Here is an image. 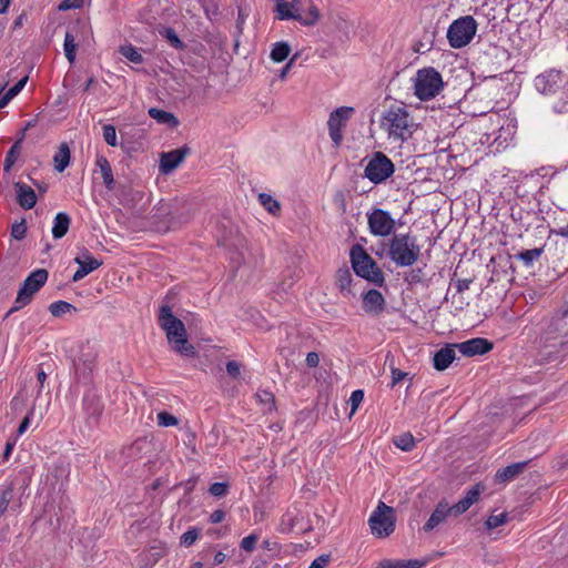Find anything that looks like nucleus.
Returning <instances> with one entry per match:
<instances>
[{"label": "nucleus", "mask_w": 568, "mask_h": 568, "mask_svg": "<svg viewBox=\"0 0 568 568\" xmlns=\"http://www.w3.org/2000/svg\"><path fill=\"white\" fill-rule=\"evenodd\" d=\"M352 273L348 268H339L336 273V284L342 292H351Z\"/></svg>", "instance_id": "2f4dec72"}, {"label": "nucleus", "mask_w": 568, "mask_h": 568, "mask_svg": "<svg viewBox=\"0 0 568 568\" xmlns=\"http://www.w3.org/2000/svg\"><path fill=\"white\" fill-rule=\"evenodd\" d=\"M225 559H226V555L222 551H217L214 555V565H221L224 562Z\"/></svg>", "instance_id": "338daca9"}, {"label": "nucleus", "mask_w": 568, "mask_h": 568, "mask_svg": "<svg viewBox=\"0 0 568 568\" xmlns=\"http://www.w3.org/2000/svg\"><path fill=\"white\" fill-rule=\"evenodd\" d=\"M83 409L88 419L97 423L103 412V404L95 394H85L83 397Z\"/></svg>", "instance_id": "412c9836"}, {"label": "nucleus", "mask_w": 568, "mask_h": 568, "mask_svg": "<svg viewBox=\"0 0 568 568\" xmlns=\"http://www.w3.org/2000/svg\"><path fill=\"white\" fill-rule=\"evenodd\" d=\"M14 189L17 193V201L24 210H31L37 203L36 192L31 186L22 182H16Z\"/></svg>", "instance_id": "aec40b11"}, {"label": "nucleus", "mask_w": 568, "mask_h": 568, "mask_svg": "<svg viewBox=\"0 0 568 568\" xmlns=\"http://www.w3.org/2000/svg\"><path fill=\"white\" fill-rule=\"evenodd\" d=\"M13 497V489L12 487H7L3 489L0 494V516H2L12 500Z\"/></svg>", "instance_id": "79ce46f5"}, {"label": "nucleus", "mask_w": 568, "mask_h": 568, "mask_svg": "<svg viewBox=\"0 0 568 568\" xmlns=\"http://www.w3.org/2000/svg\"><path fill=\"white\" fill-rule=\"evenodd\" d=\"M455 346L464 356L468 357L486 354L493 348V344L488 339L481 337H475L466 342L455 344Z\"/></svg>", "instance_id": "f3484780"}, {"label": "nucleus", "mask_w": 568, "mask_h": 568, "mask_svg": "<svg viewBox=\"0 0 568 568\" xmlns=\"http://www.w3.org/2000/svg\"><path fill=\"white\" fill-rule=\"evenodd\" d=\"M199 538V530L195 528L189 529L181 536V544L189 547L193 545Z\"/></svg>", "instance_id": "49530a36"}, {"label": "nucleus", "mask_w": 568, "mask_h": 568, "mask_svg": "<svg viewBox=\"0 0 568 568\" xmlns=\"http://www.w3.org/2000/svg\"><path fill=\"white\" fill-rule=\"evenodd\" d=\"M293 62H294V59H291V60L285 64V67H284V68H282V70L280 71V74H278V78H280L281 80H284V79L286 78V75H287V73H288V70L291 69V67H292Z\"/></svg>", "instance_id": "0e129e2a"}, {"label": "nucleus", "mask_w": 568, "mask_h": 568, "mask_svg": "<svg viewBox=\"0 0 568 568\" xmlns=\"http://www.w3.org/2000/svg\"><path fill=\"white\" fill-rule=\"evenodd\" d=\"M26 233H27V226H26V222L24 221H21L19 223H14L12 225V227H11V235L16 240H22L26 236Z\"/></svg>", "instance_id": "de8ad7c7"}, {"label": "nucleus", "mask_w": 568, "mask_h": 568, "mask_svg": "<svg viewBox=\"0 0 568 568\" xmlns=\"http://www.w3.org/2000/svg\"><path fill=\"white\" fill-rule=\"evenodd\" d=\"M484 486L481 484H476L470 489H468L465 496L455 505L453 508L455 510V517L463 515L466 513L475 503L479 500L481 493L484 491Z\"/></svg>", "instance_id": "a211bd4d"}, {"label": "nucleus", "mask_w": 568, "mask_h": 568, "mask_svg": "<svg viewBox=\"0 0 568 568\" xmlns=\"http://www.w3.org/2000/svg\"><path fill=\"white\" fill-rule=\"evenodd\" d=\"M47 280L48 271L44 268H38L30 273L18 291L14 304L7 315H10L30 304L34 294L40 291Z\"/></svg>", "instance_id": "423d86ee"}, {"label": "nucleus", "mask_w": 568, "mask_h": 568, "mask_svg": "<svg viewBox=\"0 0 568 568\" xmlns=\"http://www.w3.org/2000/svg\"><path fill=\"white\" fill-rule=\"evenodd\" d=\"M70 149L67 143H61L59 150L53 156L54 169L58 172H63L70 163Z\"/></svg>", "instance_id": "bb28decb"}, {"label": "nucleus", "mask_w": 568, "mask_h": 568, "mask_svg": "<svg viewBox=\"0 0 568 568\" xmlns=\"http://www.w3.org/2000/svg\"><path fill=\"white\" fill-rule=\"evenodd\" d=\"M381 129L389 141L403 143L413 136L416 124L405 106L392 105L382 115Z\"/></svg>", "instance_id": "7ed1b4c3"}, {"label": "nucleus", "mask_w": 568, "mask_h": 568, "mask_svg": "<svg viewBox=\"0 0 568 568\" xmlns=\"http://www.w3.org/2000/svg\"><path fill=\"white\" fill-rule=\"evenodd\" d=\"M74 262L79 265L78 270L72 276L73 282H79L88 274L99 268L102 265V260H98L91 255L88 250H83L75 258Z\"/></svg>", "instance_id": "2eb2a0df"}, {"label": "nucleus", "mask_w": 568, "mask_h": 568, "mask_svg": "<svg viewBox=\"0 0 568 568\" xmlns=\"http://www.w3.org/2000/svg\"><path fill=\"white\" fill-rule=\"evenodd\" d=\"M366 216L372 235L387 237L394 234L396 223L389 212L382 209H373L371 212H367Z\"/></svg>", "instance_id": "1a4fd4ad"}, {"label": "nucleus", "mask_w": 568, "mask_h": 568, "mask_svg": "<svg viewBox=\"0 0 568 568\" xmlns=\"http://www.w3.org/2000/svg\"><path fill=\"white\" fill-rule=\"evenodd\" d=\"M507 520H508V515L505 511L500 513L498 515H490L485 521V527L487 530H493V529L506 524Z\"/></svg>", "instance_id": "ea45409f"}, {"label": "nucleus", "mask_w": 568, "mask_h": 568, "mask_svg": "<svg viewBox=\"0 0 568 568\" xmlns=\"http://www.w3.org/2000/svg\"><path fill=\"white\" fill-rule=\"evenodd\" d=\"M455 344L447 345L437 351L433 358L434 367L437 371H445L455 359Z\"/></svg>", "instance_id": "4be33fe9"}, {"label": "nucleus", "mask_w": 568, "mask_h": 568, "mask_svg": "<svg viewBox=\"0 0 568 568\" xmlns=\"http://www.w3.org/2000/svg\"><path fill=\"white\" fill-rule=\"evenodd\" d=\"M349 257L352 267L357 276H361L376 285H382L384 283V273L362 245H353L349 252Z\"/></svg>", "instance_id": "20e7f679"}, {"label": "nucleus", "mask_w": 568, "mask_h": 568, "mask_svg": "<svg viewBox=\"0 0 568 568\" xmlns=\"http://www.w3.org/2000/svg\"><path fill=\"white\" fill-rule=\"evenodd\" d=\"M378 568H403L402 560L384 559L378 564Z\"/></svg>", "instance_id": "4d7b16f0"}, {"label": "nucleus", "mask_w": 568, "mask_h": 568, "mask_svg": "<svg viewBox=\"0 0 568 568\" xmlns=\"http://www.w3.org/2000/svg\"><path fill=\"white\" fill-rule=\"evenodd\" d=\"M98 352L90 343L80 346L79 355L74 359V367L78 374L87 376L92 373L95 367Z\"/></svg>", "instance_id": "f8f14e48"}, {"label": "nucleus", "mask_w": 568, "mask_h": 568, "mask_svg": "<svg viewBox=\"0 0 568 568\" xmlns=\"http://www.w3.org/2000/svg\"><path fill=\"white\" fill-rule=\"evenodd\" d=\"M354 113L352 106H341L334 110L328 118L327 126L331 140L335 148H338L343 141V129Z\"/></svg>", "instance_id": "9b49d317"}, {"label": "nucleus", "mask_w": 568, "mask_h": 568, "mask_svg": "<svg viewBox=\"0 0 568 568\" xmlns=\"http://www.w3.org/2000/svg\"><path fill=\"white\" fill-rule=\"evenodd\" d=\"M11 99L12 98L10 95H8V92H6V93L0 92V109L4 108Z\"/></svg>", "instance_id": "774afa93"}, {"label": "nucleus", "mask_w": 568, "mask_h": 568, "mask_svg": "<svg viewBox=\"0 0 568 568\" xmlns=\"http://www.w3.org/2000/svg\"><path fill=\"white\" fill-rule=\"evenodd\" d=\"M470 284H471V280L460 278V280L456 281L455 287L458 293H462L464 291H467L469 288Z\"/></svg>", "instance_id": "13d9d810"}, {"label": "nucleus", "mask_w": 568, "mask_h": 568, "mask_svg": "<svg viewBox=\"0 0 568 568\" xmlns=\"http://www.w3.org/2000/svg\"><path fill=\"white\" fill-rule=\"evenodd\" d=\"M257 399L266 407V409L272 410L274 408V395L267 390H260L256 394Z\"/></svg>", "instance_id": "c03bdc74"}, {"label": "nucleus", "mask_w": 568, "mask_h": 568, "mask_svg": "<svg viewBox=\"0 0 568 568\" xmlns=\"http://www.w3.org/2000/svg\"><path fill=\"white\" fill-rule=\"evenodd\" d=\"M527 466V462L515 463L508 465L499 470H497L495 475V480L497 483H507L515 479L518 475H520Z\"/></svg>", "instance_id": "b1692460"}, {"label": "nucleus", "mask_w": 568, "mask_h": 568, "mask_svg": "<svg viewBox=\"0 0 568 568\" xmlns=\"http://www.w3.org/2000/svg\"><path fill=\"white\" fill-rule=\"evenodd\" d=\"M403 568H422L424 564L419 560L412 559V560H402Z\"/></svg>", "instance_id": "680f3d73"}, {"label": "nucleus", "mask_w": 568, "mask_h": 568, "mask_svg": "<svg viewBox=\"0 0 568 568\" xmlns=\"http://www.w3.org/2000/svg\"><path fill=\"white\" fill-rule=\"evenodd\" d=\"M329 562V555H321L312 561L308 568H325Z\"/></svg>", "instance_id": "5fc2aeb1"}, {"label": "nucleus", "mask_w": 568, "mask_h": 568, "mask_svg": "<svg viewBox=\"0 0 568 568\" xmlns=\"http://www.w3.org/2000/svg\"><path fill=\"white\" fill-rule=\"evenodd\" d=\"M159 324L165 332L172 349L185 357L196 355L195 347L187 342L185 326L181 320L173 315L169 305H162L159 311Z\"/></svg>", "instance_id": "f03ea898"}, {"label": "nucleus", "mask_w": 568, "mask_h": 568, "mask_svg": "<svg viewBox=\"0 0 568 568\" xmlns=\"http://www.w3.org/2000/svg\"><path fill=\"white\" fill-rule=\"evenodd\" d=\"M320 363L318 354L311 352L306 355V364L308 367H316Z\"/></svg>", "instance_id": "052dcab7"}, {"label": "nucleus", "mask_w": 568, "mask_h": 568, "mask_svg": "<svg viewBox=\"0 0 568 568\" xmlns=\"http://www.w3.org/2000/svg\"><path fill=\"white\" fill-rule=\"evenodd\" d=\"M29 425H30V417L26 416L19 425L18 434L22 435L28 429Z\"/></svg>", "instance_id": "e2e57ef3"}, {"label": "nucleus", "mask_w": 568, "mask_h": 568, "mask_svg": "<svg viewBox=\"0 0 568 568\" xmlns=\"http://www.w3.org/2000/svg\"><path fill=\"white\" fill-rule=\"evenodd\" d=\"M373 252L377 257L388 258L398 267H409L418 261L420 246L414 235L398 233L381 242Z\"/></svg>", "instance_id": "f257e3e1"}, {"label": "nucleus", "mask_w": 568, "mask_h": 568, "mask_svg": "<svg viewBox=\"0 0 568 568\" xmlns=\"http://www.w3.org/2000/svg\"><path fill=\"white\" fill-rule=\"evenodd\" d=\"M225 518V513L222 509L214 510L210 516L211 524H219Z\"/></svg>", "instance_id": "bf43d9fd"}, {"label": "nucleus", "mask_w": 568, "mask_h": 568, "mask_svg": "<svg viewBox=\"0 0 568 568\" xmlns=\"http://www.w3.org/2000/svg\"><path fill=\"white\" fill-rule=\"evenodd\" d=\"M70 223H71V219L67 213H64V212L58 213L53 221L52 236L54 239L63 237L69 231Z\"/></svg>", "instance_id": "393cba45"}, {"label": "nucleus", "mask_w": 568, "mask_h": 568, "mask_svg": "<svg viewBox=\"0 0 568 568\" xmlns=\"http://www.w3.org/2000/svg\"><path fill=\"white\" fill-rule=\"evenodd\" d=\"M544 253V247H536L518 253L517 257L524 262L526 266H530L534 261L538 260Z\"/></svg>", "instance_id": "58836bf2"}, {"label": "nucleus", "mask_w": 568, "mask_h": 568, "mask_svg": "<svg viewBox=\"0 0 568 568\" xmlns=\"http://www.w3.org/2000/svg\"><path fill=\"white\" fill-rule=\"evenodd\" d=\"M275 3L276 18L278 20H296L300 19V14L296 13L295 2L300 0H293L287 2L285 0H273Z\"/></svg>", "instance_id": "5701e85b"}, {"label": "nucleus", "mask_w": 568, "mask_h": 568, "mask_svg": "<svg viewBox=\"0 0 568 568\" xmlns=\"http://www.w3.org/2000/svg\"><path fill=\"white\" fill-rule=\"evenodd\" d=\"M551 232L555 233L556 235L568 239V224L559 227L558 230H552Z\"/></svg>", "instance_id": "69168bd1"}, {"label": "nucleus", "mask_w": 568, "mask_h": 568, "mask_svg": "<svg viewBox=\"0 0 568 568\" xmlns=\"http://www.w3.org/2000/svg\"><path fill=\"white\" fill-rule=\"evenodd\" d=\"M363 399H364V392L362 389H356L351 394L349 403L352 406V413H354L358 408V406L361 405Z\"/></svg>", "instance_id": "8fccbe9b"}, {"label": "nucleus", "mask_w": 568, "mask_h": 568, "mask_svg": "<svg viewBox=\"0 0 568 568\" xmlns=\"http://www.w3.org/2000/svg\"><path fill=\"white\" fill-rule=\"evenodd\" d=\"M477 22L471 16L456 19L447 30L449 45L455 49L466 47L475 37Z\"/></svg>", "instance_id": "0eeeda50"}, {"label": "nucleus", "mask_w": 568, "mask_h": 568, "mask_svg": "<svg viewBox=\"0 0 568 568\" xmlns=\"http://www.w3.org/2000/svg\"><path fill=\"white\" fill-rule=\"evenodd\" d=\"M444 88L440 73L434 68H424L416 72L414 78V94L420 101L435 98Z\"/></svg>", "instance_id": "39448f33"}, {"label": "nucleus", "mask_w": 568, "mask_h": 568, "mask_svg": "<svg viewBox=\"0 0 568 568\" xmlns=\"http://www.w3.org/2000/svg\"><path fill=\"white\" fill-rule=\"evenodd\" d=\"M393 173V162L382 152L374 153L365 168V176L375 184L384 182Z\"/></svg>", "instance_id": "9d476101"}, {"label": "nucleus", "mask_w": 568, "mask_h": 568, "mask_svg": "<svg viewBox=\"0 0 568 568\" xmlns=\"http://www.w3.org/2000/svg\"><path fill=\"white\" fill-rule=\"evenodd\" d=\"M63 49L68 61L73 63L75 60L77 43L74 41V37L70 32H67L64 36Z\"/></svg>", "instance_id": "4c0bfd02"}, {"label": "nucleus", "mask_w": 568, "mask_h": 568, "mask_svg": "<svg viewBox=\"0 0 568 568\" xmlns=\"http://www.w3.org/2000/svg\"><path fill=\"white\" fill-rule=\"evenodd\" d=\"M24 135H22L7 152L3 163V170L9 172L18 158L20 156V144L23 140Z\"/></svg>", "instance_id": "c85d7f7f"}, {"label": "nucleus", "mask_w": 568, "mask_h": 568, "mask_svg": "<svg viewBox=\"0 0 568 568\" xmlns=\"http://www.w3.org/2000/svg\"><path fill=\"white\" fill-rule=\"evenodd\" d=\"M395 521L394 509L385 503L379 501L369 516L368 525L375 537L385 538L394 532Z\"/></svg>", "instance_id": "6e6552de"}, {"label": "nucleus", "mask_w": 568, "mask_h": 568, "mask_svg": "<svg viewBox=\"0 0 568 568\" xmlns=\"http://www.w3.org/2000/svg\"><path fill=\"white\" fill-rule=\"evenodd\" d=\"M103 139L111 146H115L118 144L116 131L112 124L103 125Z\"/></svg>", "instance_id": "37998d69"}, {"label": "nucleus", "mask_w": 568, "mask_h": 568, "mask_svg": "<svg viewBox=\"0 0 568 568\" xmlns=\"http://www.w3.org/2000/svg\"><path fill=\"white\" fill-rule=\"evenodd\" d=\"M28 81V77H23L20 79L13 87H11L7 92L12 99L21 92Z\"/></svg>", "instance_id": "603ef678"}, {"label": "nucleus", "mask_w": 568, "mask_h": 568, "mask_svg": "<svg viewBox=\"0 0 568 568\" xmlns=\"http://www.w3.org/2000/svg\"><path fill=\"white\" fill-rule=\"evenodd\" d=\"M191 153L187 145L161 154L159 170L162 174H169L174 171Z\"/></svg>", "instance_id": "4468645a"}, {"label": "nucleus", "mask_w": 568, "mask_h": 568, "mask_svg": "<svg viewBox=\"0 0 568 568\" xmlns=\"http://www.w3.org/2000/svg\"><path fill=\"white\" fill-rule=\"evenodd\" d=\"M363 308L372 315H379L385 308V300L377 290H369L363 297Z\"/></svg>", "instance_id": "6ab92c4d"}, {"label": "nucleus", "mask_w": 568, "mask_h": 568, "mask_svg": "<svg viewBox=\"0 0 568 568\" xmlns=\"http://www.w3.org/2000/svg\"><path fill=\"white\" fill-rule=\"evenodd\" d=\"M156 422L158 425L162 427H171L179 424V419L165 410L158 413Z\"/></svg>", "instance_id": "a19ab883"}, {"label": "nucleus", "mask_w": 568, "mask_h": 568, "mask_svg": "<svg viewBox=\"0 0 568 568\" xmlns=\"http://www.w3.org/2000/svg\"><path fill=\"white\" fill-rule=\"evenodd\" d=\"M564 75L560 71L550 70L535 78V87L542 94H554L562 85Z\"/></svg>", "instance_id": "ddd939ff"}, {"label": "nucleus", "mask_w": 568, "mask_h": 568, "mask_svg": "<svg viewBox=\"0 0 568 568\" xmlns=\"http://www.w3.org/2000/svg\"><path fill=\"white\" fill-rule=\"evenodd\" d=\"M97 166L100 170L103 183L108 190H113L114 187V179H113V172L111 169V165L106 158L100 155L97 158L95 161Z\"/></svg>", "instance_id": "a878e982"}, {"label": "nucleus", "mask_w": 568, "mask_h": 568, "mask_svg": "<svg viewBox=\"0 0 568 568\" xmlns=\"http://www.w3.org/2000/svg\"><path fill=\"white\" fill-rule=\"evenodd\" d=\"M160 34L165 38L168 40V42L171 44V47H173L174 49H178V50H183L185 48V44L183 43V41L179 38V36L176 34V32L174 31L173 28H163L161 31H160Z\"/></svg>", "instance_id": "c9c22d12"}, {"label": "nucleus", "mask_w": 568, "mask_h": 568, "mask_svg": "<svg viewBox=\"0 0 568 568\" xmlns=\"http://www.w3.org/2000/svg\"><path fill=\"white\" fill-rule=\"evenodd\" d=\"M49 311L52 316L54 317H61L67 313H70L72 311H77V308L65 301H57L50 304Z\"/></svg>", "instance_id": "473e14b6"}, {"label": "nucleus", "mask_w": 568, "mask_h": 568, "mask_svg": "<svg viewBox=\"0 0 568 568\" xmlns=\"http://www.w3.org/2000/svg\"><path fill=\"white\" fill-rule=\"evenodd\" d=\"M119 51L125 59L135 64H140L143 62L142 54L132 44L121 45Z\"/></svg>", "instance_id": "e433bc0d"}, {"label": "nucleus", "mask_w": 568, "mask_h": 568, "mask_svg": "<svg viewBox=\"0 0 568 568\" xmlns=\"http://www.w3.org/2000/svg\"><path fill=\"white\" fill-rule=\"evenodd\" d=\"M226 372L233 378H237L241 374V365L235 361H230L226 363Z\"/></svg>", "instance_id": "864d4df0"}, {"label": "nucleus", "mask_w": 568, "mask_h": 568, "mask_svg": "<svg viewBox=\"0 0 568 568\" xmlns=\"http://www.w3.org/2000/svg\"><path fill=\"white\" fill-rule=\"evenodd\" d=\"M148 113L158 123L168 124L170 126H176L179 124V120L171 112H168V111H164V110H161L158 108H150Z\"/></svg>", "instance_id": "cd10ccee"}, {"label": "nucleus", "mask_w": 568, "mask_h": 568, "mask_svg": "<svg viewBox=\"0 0 568 568\" xmlns=\"http://www.w3.org/2000/svg\"><path fill=\"white\" fill-rule=\"evenodd\" d=\"M290 52H291V47L288 45V43L281 41V42H276L273 45L270 57L274 62H282L285 59H287V57L290 55Z\"/></svg>", "instance_id": "c756f323"}, {"label": "nucleus", "mask_w": 568, "mask_h": 568, "mask_svg": "<svg viewBox=\"0 0 568 568\" xmlns=\"http://www.w3.org/2000/svg\"><path fill=\"white\" fill-rule=\"evenodd\" d=\"M393 442L403 452H410L415 447V438L410 433H404L395 437Z\"/></svg>", "instance_id": "f704fd0d"}, {"label": "nucleus", "mask_w": 568, "mask_h": 568, "mask_svg": "<svg viewBox=\"0 0 568 568\" xmlns=\"http://www.w3.org/2000/svg\"><path fill=\"white\" fill-rule=\"evenodd\" d=\"M449 516H455V510L446 500L439 501L434 511L432 513L428 520L424 524L423 529L425 531H432L439 525L446 521Z\"/></svg>", "instance_id": "dca6fc26"}, {"label": "nucleus", "mask_w": 568, "mask_h": 568, "mask_svg": "<svg viewBox=\"0 0 568 568\" xmlns=\"http://www.w3.org/2000/svg\"><path fill=\"white\" fill-rule=\"evenodd\" d=\"M261 205L271 214L276 215L281 211V204L272 195L267 193H261L258 195Z\"/></svg>", "instance_id": "7c9ffc66"}, {"label": "nucleus", "mask_w": 568, "mask_h": 568, "mask_svg": "<svg viewBox=\"0 0 568 568\" xmlns=\"http://www.w3.org/2000/svg\"><path fill=\"white\" fill-rule=\"evenodd\" d=\"M320 18H321L320 10L317 9V7L315 4L311 3V6L307 9L306 14L305 16L300 14V19H297V21L303 26L311 27V26L316 24L317 21L320 20Z\"/></svg>", "instance_id": "72a5a7b5"}, {"label": "nucleus", "mask_w": 568, "mask_h": 568, "mask_svg": "<svg viewBox=\"0 0 568 568\" xmlns=\"http://www.w3.org/2000/svg\"><path fill=\"white\" fill-rule=\"evenodd\" d=\"M227 484L214 483L210 486L209 491L212 496L222 497L227 493Z\"/></svg>", "instance_id": "09e8293b"}, {"label": "nucleus", "mask_w": 568, "mask_h": 568, "mask_svg": "<svg viewBox=\"0 0 568 568\" xmlns=\"http://www.w3.org/2000/svg\"><path fill=\"white\" fill-rule=\"evenodd\" d=\"M257 540L258 536L256 534H251L242 539L241 548L247 552H251L255 549Z\"/></svg>", "instance_id": "a18cd8bd"}, {"label": "nucleus", "mask_w": 568, "mask_h": 568, "mask_svg": "<svg viewBox=\"0 0 568 568\" xmlns=\"http://www.w3.org/2000/svg\"><path fill=\"white\" fill-rule=\"evenodd\" d=\"M406 376H407V373H405L396 367H393L392 368V385L390 386L394 387L396 384L402 382Z\"/></svg>", "instance_id": "6e6d98bb"}, {"label": "nucleus", "mask_w": 568, "mask_h": 568, "mask_svg": "<svg viewBox=\"0 0 568 568\" xmlns=\"http://www.w3.org/2000/svg\"><path fill=\"white\" fill-rule=\"evenodd\" d=\"M83 4V0H63L59 4V10L65 11L70 9H79Z\"/></svg>", "instance_id": "3c124183"}]
</instances>
